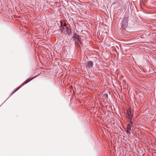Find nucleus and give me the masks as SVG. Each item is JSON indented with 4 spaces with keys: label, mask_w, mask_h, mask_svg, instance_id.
<instances>
[{
    "label": "nucleus",
    "mask_w": 156,
    "mask_h": 156,
    "mask_svg": "<svg viewBox=\"0 0 156 156\" xmlns=\"http://www.w3.org/2000/svg\"><path fill=\"white\" fill-rule=\"evenodd\" d=\"M73 38V40L75 42V44H76L77 43L79 44V43L81 44V38L80 37V36L76 33H74L73 34V37H72V39Z\"/></svg>",
    "instance_id": "nucleus-1"
},
{
    "label": "nucleus",
    "mask_w": 156,
    "mask_h": 156,
    "mask_svg": "<svg viewBox=\"0 0 156 156\" xmlns=\"http://www.w3.org/2000/svg\"><path fill=\"white\" fill-rule=\"evenodd\" d=\"M128 22V18L127 17H124L121 23V27L123 28H125L127 27Z\"/></svg>",
    "instance_id": "nucleus-2"
},
{
    "label": "nucleus",
    "mask_w": 156,
    "mask_h": 156,
    "mask_svg": "<svg viewBox=\"0 0 156 156\" xmlns=\"http://www.w3.org/2000/svg\"><path fill=\"white\" fill-rule=\"evenodd\" d=\"M86 65L87 68L90 69L92 68L93 67V63L92 61H88L87 62Z\"/></svg>",
    "instance_id": "nucleus-3"
},
{
    "label": "nucleus",
    "mask_w": 156,
    "mask_h": 156,
    "mask_svg": "<svg viewBox=\"0 0 156 156\" xmlns=\"http://www.w3.org/2000/svg\"><path fill=\"white\" fill-rule=\"evenodd\" d=\"M131 126L130 124H129L127 126L126 130V132L129 135L131 134V133L130 131H131Z\"/></svg>",
    "instance_id": "nucleus-4"
},
{
    "label": "nucleus",
    "mask_w": 156,
    "mask_h": 156,
    "mask_svg": "<svg viewBox=\"0 0 156 156\" xmlns=\"http://www.w3.org/2000/svg\"><path fill=\"white\" fill-rule=\"evenodd\" d=\"M127 115L129 116V119H131L132 118L133 116V114H132L131 111L130 110L127 111Z\"/></svg>",
    "instance_id": "nucleus-5"
},
{
    "label": "nucleus",
    "mask_w": 156,
    "mask_h": 156,
    "mask_svg": "<svg viewBox=\"0 0 156 156\" xmlns=\"http://www.w3.org/2000/svg\"><path fill=\"white\" fill-rule=\"evenodd\" d=\"M60 30L61 32H63V30H65L64 27L63 26V24L62 21H60Z\"/></svg>",
    "instance_id": "nucleus-6"
},
{
    "label": "nucleus",
    "mask_w": 156,
    "mask_h": 156,
    "mask_svg": "<svg viewBox=\"0 0 156 156\" xmlns=\"http://www.w3.org/2000/svg\"><path fill=\"white\" fill-rule=\"evenodd\" d=\"M66 33L68 35H69L71 34L72 33V31L69 28L67 27H66Z\"/></svg>",
    "instance_id": "nucleus-7"
},
{
    "label": "nucleus",
    "mask_w": 156,
    "mask_h": 156,
    "mask_svg": "<svg viewBox=\"0 0 156 156\" xmlns=\"http://www.w3.org/2000/svg\"><path fill=\"white\" fill-rule=\"evenodd\" d=\"M35 77H33L31 78H29L26 80L24 83V84H26L29 82L30 80H32Z\"/></svg>",
    "instance_id": "nucleus-8"
},
{
    "label": "nucleus",
    "mask_w": 156,
    "mask_h": 156,
    "mask_svg": "<svg viewBox=\"0 0 156 156\" xmlns=\"http://www.w3.org/2000/svg\"><path fill=\"white\" fill-rule=\"evenodd\" d=\"M103 96L106 99H108V95L107 94H103Z\"/></svg>",
    "instance_id": "nucleus-9"
},
{
    "label": "nucleus",
    "mask_w": 156,
    "mask_h": 156,
    "mask_svg": "<svg viewBox=\"0 0 156 156\" xmlns=\"http://www.w3.org/2000/svg\"><path fill=\"white\" fill-rule=\"evenodd\" d=\"M20 88V87H18L17 88H16V89H15L14 91L12 92V94L11 95L13 94L16 91H17V90H18Z\"/></svg>",
    "instance_id": "nucleus-10"
},
{
    "label": "nucleus",
    "mask_w": 156,
    "mask_h": 156,
    "mask_svg": "<svg viewBox=\"0 0 156 156\" xmlns=\"http://www.w3.org/2000/svg\"><path fill=\"white\" fill-rule=\"evenodd\" d=\"M63 26L64 27H66V26H67V24L66 23H65L64 24H63Z\"/></svg>",
    "instance_id": "nucleus-11"
},
{
    "label": "nucleus",
    "mask_w": 156,
    "mask_h": 156,
    "mask_svg": "<svg viewBox=\"0 0 156 156\" xmlns=\"http://www.w3.org/2000/svg\"><path fill=\"white\" fill-rule=\"evenodd\" d=\"M131 119H132V118H131L130 119V122L131 123H133V122H132L131 121Z\"/></svg>",
    "instance_id": "nucleus-12"
},
{
    "label": "nucleus",
    "mask_w": 156,
    "mask_h": 156,
    "mask_svg": "<svg viewBox=\"0 0 156 156\" xmlns=\"http://www.w3.org/2000/svg\"><path fill=\"white\" fill-rule=\"evenodd\" d=\"M115 4V2H114V3H113V4Z\"/></svg>",
    "instance_id": "nucleus-13"
},
{
    "label": "nucleus",
    "mask_w": 156,
    "mask_h": 156,
    "mask_svg": "<svg viewBox=\"0 0 156 156\" xmlns=\"http://www.w3.org/2000/svg\"><path fill=\"white\" fill-rule=\"evenodd\" d=\"M129 5H130V9H131L130 5V4Z\"/></svg>",
    "instance_id": "nucleus-14"
},
{
    "label": "nucleus",
    "mask_w": 156,
    "mask_h": 156,
    "mask_svg": "<svg viewBox=\"0 0 156 156\" xmlns=\"http://www.w3.org/2000/svg\"><path fill=\"white\" fill-rule=\"evenodd\" d=\"M11 95L9 97V98H8V99L9 98V97H11Z\"/></svg>",
    "instance_id": "nucleus-15"
},
{
    "label": "nucleus",
    "mask_w": 156,
    "mask_h": 156,
    "mask_svg": "<svg viewBox=\"0 0 156 156\" xmlns=\"http://www.w3.org/2000/svg\"><path fill=\"white\" fill-rule=\"evenodd\" d=\"M128 9H129V5L128 6Z\"/></svg>",
    "instance_id": "nucleus-16"
},
{
    "label": "nucleus",
    "mask_w": 156,
    "mask_h": 156,
    "mask_svg": "<svg viewBox=\"0 0 156 156\" xmlns=\"http://www.w3.org/2000/svg\"><path fill=\"white\" fill-rule=\"evenodd\" d=\"M109 94H110L109 92Z\"/></svg>",
    "instance_id": "nucleus-17"
}]
</instances>
